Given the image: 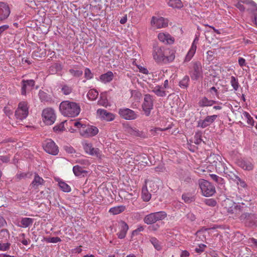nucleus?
<instances>
[{
    "label": "nucleus",
    "mask_w": 257,
    "mask_h": 257,
    "mask_svg": "<svg viewBox=\"0 0 257 257\" xmlns=\"http://www.w3.org/2000/svg\"><path fill=\"white\" fill-rule=\"evenodd\" d=\"M152 55L156 62L165 64L173 62L175 58L174 50L164 47H154Z\"/></svg>",
    "instance_id": "nucleus-1"
},
{
    "label": "nucleus",
    "mask_w": 257,
    "mask_h": 257,
    "mask_svg": "<svg viewBox=\"0 0 257 257\" xmlns=\"http://www.w3.org/2000/svg\"><path fill=\"white\" fill-rule=\"evenodd\" d=\"M70 123L79 131L80 135L84 138H90L96 136L98 129L96 126L85 124L82 120H71Z\"/></svg>",
    "instance_id": "nucleus-2"
},
{
    "label": "nucleus",
    "mask_w": 257,
    "mask_h": 257,
    "mask_svg": "<svg viewBox=\"0 0 257 257\" xmlns=\"http://www.w3.org/2000/svg\"><path fill=\"white\" fill-rule=\"evenodd\" d=\"M59 109L63 115L68 117L76 116L80 111V106L77 103L68 100L62 101L60 104Z\"/></svg>",
    "instance_id": "nucleus-3"
},
{
    "label": "nucleus",
    "mask_w": 257,
    "mask_h": 257,
    "mask_svg": "<svg viewBox=\"0 0 257 257\" xmlns=\"http://www.w3.org/2000/svg\"><path fill=\"white\" fill-rule=\"evenodd\" d=\"M198 185L202 194L205 197L212 196L215 192V187L209 181L200 179L198 180Z\"/></svg>",
    "instance_id": "nucleus-4"
},
{
    "label": "nucleus",
    "mask_w": 257,
    "mask_h": 257,
    "mask_svg": "<svg viewBox=\"0 0 257 257\" xmlns=\"http://www.w3.org/2000/svg\"><path fill=\"white\" fill-rule=\"evenodd\" d=\"M224 205L227 212L230 214H234L233 217H237L240 216L242 212L241 207L237 205L229 199L224 201Z\"/></svg>",
    "instance_id": "nucleus-5"
},
{
    "label": "nucleus",
    "mask_w": 257,
    "mask_h": 257,
    "mask_svg": "<svg viewBox=\"0 0 257 257\" xmlns=\"http://www.w3.org/2000/svg\"><path fill=\"white\" fill-rule=\"evenodd\" d=\"M29 114V106L27 101H21L15 111V116L17 119L23 120L26 118Z\"/></svg>",
    "instance_id": "nucleus-6"
},
{
    "label": "nucleus",
    "mask_w": 257,
    "mask_h": 257,
    "mask_svg": "<svg viewBox=\"0 0 257 257\" xmlns=\"http://www.w3.org/2000/svg\"><path fill=\"white\" fill-rule=\"evenodd\" d=\"M82 145L85 152L91 156L101 159L102 157L101 151L98 149L93 147L92 144L87 140L82 142Z\"/></svg>",
    "instance_id": "nucleus-7"
},
{
    "label": "nucleus",
    "mask_w": 257,
    "mask_h": 257,
    "mask_svg": "<svg viewBox=\"0 0 257 257\" xmlns=\"http://www.w3.org/2000/svg\"><path fill=\"white\" fill-rule=\"evenodd\" d=\"M42 120L47 125H51L55 121L56 115L53 109L51 108H47L42 111Z\"/></svg>",
    "instance_id": "nucleus-8"
},
{
    "label": "nucleus",
    "mask_w": 257,
    "mask_h": 257,
    "mask_svg": "<svg viewBox=\"0 0 257 257\" xmlns=\"http://www.w3.org/2000/svg\"><path fill=\"white\" fill-rule=\"evenodd\" d=\"M168 21L162 17L153 16L151 21V26L156 29H161L168 26Z\"/></svg>",
    "instance_id": "nucleus-9"
},
{
    "label": "nucleus",
    "mask_w": 257,
    "mask_h": 257,
    "mask_svg": "<svg viewBox=\"0 0 257 257\" xmlns=\"http://www.w3.org/2000/svg\"><path fill=\"white\" fill-rule=\"evenodd\" d=\"M43 148L47 153L53 155H56L59 152L58 147L51 139L45 141L43 144Z\"/></svg>",
    "instance_id": "nucleus-10"
},
{
    "label": "nucleus",
    "mask_w": 257,
    "mask_h": 257,
    "mask_svg": "<svg viewBox=\"0 0 257 257\" xmlns=\"http://www.w3.org/2000/svg\"><path fill=\"white\" fill-rule=\"evenodd\" d=\"M153 107V102L152 96L149 94H146L144 97V100L142 104V108L146 115L149 116L151 110Z\"/></svg>",
    "instance_id": "nucleus-11"
},
{
    "label": "nucleus",
    "mask_w": 257,
    "mask_h": 257,
    "mask_svg": "<svg viewBox=\"0 0 257 257\" xmlns=\"http://www.w3.org/2000/svg\"><path fill=\"white\" fill-rule=\"evenodd\" d=\"M118 113L122 118L126 120L135 119L138 117L134 110L127 108H120Z\"/></svg>",
    "instance_id": "nucleus-12"
},
{
    "label": "nucleus",
    "mask_w": 257,
    "mask_h": 257,
    "mask_svg": "<svg viewBox=\"0 0 257 257\" xmlns=\"http://www.w3.org/2000/svg\"><path fill=\"white\" fill-rule=\"evenodd\" d=\"M237 165L244 170L250 171L253 169V164L251 159H240L237 161Z\"/></svg>",
    "instance_id": "nucleus-13"
},
{
    "label": "nucleus",
    "mask_w": 257,
    "mask_h": 257,
    "mask_svg": "<svg viewBox=\"0 0 257 257\" xmlns=\"http://www.w3.org/2000/svg\"><path fill=\"white\" fill-rule=\"evenodd\" d=\"M11 13L9 5L4 2H0V22L7 19Z\"/></svg>",
    "instance_id": "nucleus-14"
},
{
    "label": "nucleus",
    "mask_w": 257,
    "mask_h": 257,
    "mask_svg": "<svg viewBox=\"0 0 257 257\" xmlns=\"http://www.w3.org/2000/svg\"><path fill=\"white\" fill-rule=\"evenodd\" d=\"M117 227L118 228V231L117 233L118 237L120 239L124 238L128 229V225L124 221H120L118 222Z\"/></svg>",
    "instance_id": "nucleus-15"
},
{
    "label": "nucleus",
    "mask_w": 257,
    "mask_h": 257,
    "mask_svg": "<svg viewBox=\"0 0 257 257\" xmlns=\"http://www.w3.org/2000/svg\"><path fill=\"white\" fill-rule=\"evenodd\" d=\"M239 217L241 222L248 226L253 224L254 220L256 218V216L255 214L247 213L242 214Z\"/></svg>",
    "instance_id": "nucleus-16"
},
{
    "label": "nucleus",
    "mask_w": 257,
    "mask_h": 257,
    "mask_svg": "<svg viewBox=\"0 0 257 257\" xmlns=\"http://www.w3.org/2000/svg\"><path fill=\"white\" fill-rule=\"evenodd\" d=\"M97 115L101 119L108 121H112L115 118V115L114 114L103 109H97Z\"/></svg>",
    "instance_id": "nucleus-17"
},
{
    "label": "nucleus",
    "mask_w": 257,
    "mask_h": 257,
    "mask_svg": "<svg viewBox=\"0 0 257 257\" xmlns=\"http://www.w3.org/2000/svg\"><path fill=\"white\" fill-rule=\"evenodd\" d=\"M35 85V81L32 80H23L22 81V91L21 93L23 95H26L27 92L31 90Z\"/></svg>",
    "instance_id": "nucleus-18"
},
{
    "label": "nucleus",
    "mask_w": 257,
    "mask_h": 257,
    "mask_svg": "<svg viewBox=\"0 0 257 257\" xmlns=\"http://www.w3.org/2000/svg\"><path fill=\"white\" fill-rule=\"evenodd\" d=\"M217 115L214 114L206 116L203 120H199L198 122V126L202 128H205L212 124L217 118Z\"/></svg>",
    "instance_id": "nucleus-19"
},
{
    "label": "nucleus",
    "mask_w": 257,
    "mask_h": 257,
    "mask_svg": "<svg viewBox=\"0 0 257 257\" xmlns=\"http://www.w3.org/2000/svg\"><path fill=\"white\" fill-rule=\"evenodd\" d=\"M198 38H196L194 40V41L191 45V48H190L189 51L188 52V53L185 58V59H184L185 62L189 61L192 59V58L193 57V56L194 55V54L196 52V51L197 44L198 43Z\"/></svg>",
    "instance_id": "nucleus-20"
},
{
    "label": "nucleus",
    "mask_w": 257,
    "mask_h": 257,
    "mask_svg": "<svg viewBox=\"0 0 257 257\" xmlns=\"http://www.w3.org/2000/svg\"><path fill=\"white\" fill-rule=\"evenodd\" d=\"M158 38L161 42L165 44H172L174 42V38L167 33H159Z\"/></svg>",
    "instance_id": "nucleus-21"
},
{
    "label": "nucleus",
    "mask_w": 257,
    "mask_h": 257,
    "mask_svg": "<svg viewBox=\"0 0 257 257\" xmlns=\"http://www.w3.org/2000/svg\"><path fill=\"white\" fill-rule=\"evenodd\" d=\"M114 78V75L111 71H107L106 73L101 74L97 80L102 83H107L111 82Z\"/></svg>",
    "instance_id": "nucleus-22"
},
{
    "label": "nucleus",
    "mask_w": 257,
    "mask_h": 257,
    "mask_svg": "<svg viewBox=\"0 0 257 257\" xmlns=\"http://www.w3.org/2000/svg\"><path fill=\"white\" fill-rule=\"evenodd\" d=\"M194 70L191 74L192 80H197L202 75V68L200 64H195L193 67Z\"/></svg>",
    "instance_id": "nucleus-23"
},
{
    "label": "nucleus",
    "mask_w": 257,
    "mask_h": 257,
    "mask_svg": "<svg viewBox=\"0 0 257 257\" xmlns=\"http://www.w3.org/2000/svg\"><path fill=\"white\" fill-rule=\"evenodd\" d=\"M217 103H218V102L216 101L209 99L206 97H203L200 99L198 102V105L200 107L211 106Z\"/></svg>",
    "instance_id": "nucleus-24"
},
{
    "label": "nucleus",
    "mask_w": 257,
    "mask_h": 257,
    "mask_svg": "<svg viewBox=\"0 0 257 257\" xmlns=\"http://www.w3.org/2000/svg\"><path fill=\"white\" fill-rule=\"evenodd\" d=\"M44 183V180L43 179L38 175L36 174L30 186L34 189H37L40 186L43 185Z\"/></svg>",
    "instance_id": "nucleus-25"
},
{
    "label": "nucleus",
    "mask_w": 257,
    "mask_h": 257,
    "mask_svg": "<svg viewBox=\"0 0 257 257\" xmlns=\"http://www.w3.org/2000/svg\"><path fill=\"white\" fill-rule=\"evenodd\" d=\"M73 172L76 176L79 177H84L88 173L86 170L78 165H76L73 167Z\"/></svg>",
    "instance_id": "nucleus-26"
},
{
    "label": "nucleus",
    "mask_w": 257,
    "mask_h": 257,
    "mask_svg": "<svg viewBox=\"0 0 257 257\" xmlns=\"http://www.w3.org/2000/svg\"><path fill=\"white\" fill-rule=\"evenodd\" d=\"M125 210V206L120 205L110 208L109 212L113 215H117L123 212Z\"/></svg>",
    "instance_id": "nucleus-27"
},
{
    "label": "nucleus",
    "mask_w": 257,
    "mask_h": 257,
    "mask_svg": "<svg viewBox=\"0 0 257 257\" xmlns=\"http://www.w3.org/2000/svg\"><path fill=\"white\" fill-rule=\"evenodd\" d=\"M142 198L146 202L149 201L151 198V194L149 192L146 185L142 188Z\"/></svg>",
    "instance_id": "nucleus-28"
},
{
    "label": "nucleus",
    "mask_w": 257,
    "mask_h": 257,
    "mask_svg": "<svg viewBox=\"0 0 257 257\" xmlns=\"http://www.w3.org/2000/svg\"><path fill=\"white\" fill-rule=\"evenodd\" d=\"M153 92H154L157 95L161 97L166 96V93L164 87L162 86L157 85L153 89Z\"/></svg>",
    "instance_id": "nucleus-29"
},
{
    "label": "nucleus",
    "mask_w": 257,
    "mask_h": 257,
    "mask_svg": "<svg viewBox=\"0 0 257 257\" xmlns=\"http://www.w3.org/2000/svg\"><path fill=\"white\" fill-rule=\"evenodd\" d=\"M98 104L105 107L109 105L105 93L100 94V99L98 101Z\"/></svg>",
    "instance_id": "nucleus-30"
},
{
    "label": "nucleus",
    "mask_w": 257,
    "mask_h": 257,
    "mask_svg": "<svg viewBox=\"0 0 257 257\" xmlns=\"http://www.w3.org/2000/svg\"><path fill=\"white\" fill-rule=\"evenodd\" d=\"M69 72L73 76L75 77H79L83 74L82 70L79 69L77 66H73L69 69Z\"/></svg>",
    "instance_id": "nucleus-31"
},
{
    "label": "nucleus",
    "mask_w": 257,
    "mask_h": 257,
    "mask_svg": "<svg viewBox=\"0 0 257 257\" xmlns=\"http://www.w3.org/2000/svg\"><path fill=\"white\" fill-rule=\"evenodd\" d=\"M33 223V219L31 218H22L21 220V224L20 225L21 227L26 228L30 225H32Z\"/></svg>",
    "instance_id": "nucleus-32"
},
{
    "label": "nucleus",
    "mask_w": 257,
    "mask_h": 257,
    "mask_svg": "<svg viewBox=\"0 0 257 257\" xmlns=\"http://www.w3.org/2000/svg\"><path fill=\"white\" fill-rule=\"evenodd\" d=\"M144 221L147 224H151L156 222L157 221L154 213H151L145 217Z\"/></svg>",
    "instance_id": "nucleus-33"
},
{
    "label": "nucleus",
    "mask_w": 257,
    "mask_h": 257,
    "mask_svg": "<svg viewBox=\"0 0 257 257\" xmlns=\"http://www.w3.org/2000/svg\"><path fill=\"white\" fill-rule=\"evenodd\" d=\"M168 5L173 8L180 9L183 5L181 0H169Z\"/></svg>",
    "instance_id": "nucleus-34"
},
{
    "label": "nucleus",
    "mask_w": 257,
    "mask_h": 257,
    "mask_svg": "<svg viewBox=\"0 0 257 257\" xmlns=\"http://www.w3.org/2000/svg\"><path fill=\"white\" fill-rule=\"evenodd\" d=\"M98 95V92L94 89H91L87 93V96L89 100H95Z\"/></svg>",
    "instance_id": "nucleus-35"
},
{
    "label": "nucleus",
    "mask_w": 257,
    "mask_h": 257,
    "mask_svg": "<svg viewBox=\"0 0 257 257\" xmlns=\"http://www.w3.org/2000/svg\"><path fill=\"white\" fill-rule=\"evenodd\" d=\"M59 186L61 189L65 192H69L71 191V187L66 182L62 180H60L58 182Z\"/></svg>",
    "instance_id": "nucleus-36"
},
{
    "label": "nucleus",
    "mask_w": 257,
    "mask_h": 257,
    "mask_svg": "<svg viewBox=\"0 0 257 257\" xmlns=\"http://www.w3.org/2000/svg\"><path fill=\"white\" fill-rule=\"evenodd\" d=\"M61 91L64 95H69L72 91V88L71 86L67 84H62L60 87Z\"/></svg>",
    "instance_id": "nucleus-37"
},
{
    "label": "nucleus",
    "mask_w": 257,
    "mask_h": 257,
    "mask_svg": "<svg viewBox=\"0 0 257 257\" xmlns=\"http://www.w3.org/2000/svg\"><path fill=\"white\" fill-rule=\"evenodd\" d=\"M153 213L157 221L162 220L167 217V213L165 211H159Z\"/></svg>",
    "instance_id": "nucleus-38"
},
{
    "label": "nucleus",
    "mask_w": 257,
    "mask_h": 257,
    "mask_svg": "<svg viewBox=\"0 0 257 257\" xmlns=\"http://www.w3.org/2000/svg\"><path fill=\"white\" fill-rule=\"evenodd\" d=\"M150 241L157 250H160L162 249L161 243L156 238L152 237Z\"/></svg>",
    "instance_id": "nucleus-39"
},
{
    "label": "nucleus",
    "mask_w": 257,
    "mask_h": 257,
    "mask_svg": "<svg viewBox=\"0 0 257 257\" xmlns=\"http://www.w3.org/2000/svg\"><path fill=\"white\" fill-rule=\"evenodd\" d=\"M242 117L246 119L247 123L248 124L253 125L254 124V120L249 113L246 111H243L242 113Z\"/></svg>",
    "instance_id": "nucleus-40"
},
{
    "label": "nucleus",
    "mask_w": 257,
    "mask_h": 257,
    "mask_svg": "<svg viewBox=\"0 0 257 257\" xmlns=\"http://www.w3.org/2000/svg\"><path fill=\"white\" fill-rule=\"evenodd\" d=\"M189 82V77L188 76H185L180 81L179 86L183 88L188 87Z\"/></svg>",
    "instance_id": "nucleus-41"
},
{
    "label": "nucleus",
    "mask_w": 257,
    "mask_h": 257,
    "mask_svg": "<svg viewBox=\"0 0 257 257\" xmlns=\"http://www.w3.org/2000/svg\"><path fill=\"white\" fill-rule=\"evenodd\" d=\"M66 122L65 121L61 122L60 124L55 125L53 129L56 133H60L65 130V124Z\"/></svg>",
    "instance_id": "nucleus-42"
},
{
    "label": "nucleus",
    "mask_w": 257,
    "mask_h": 257,
    "mask_svg": "<svg viewBox=\"0 0 257 257\" xmlns=\"http://www.w3.org/2000/svg\"><path fill=\"white\" fill-rule=\"evenodd\" d=\"M230 83L232 87L235 90H237L239 87V83L238 79L234 76L231 77Z\"/></svg>",
    "instance_id": "nucleus-43"
},
{
    "label": "nucleus",
    "mask_w": 257,
    "mask_h": 257,
    "mask_svg": "<svg viewBox=\"0 0 257 257\" xmlns=\"http://www.w3.org/2000/svg\"><path fill=\"white\" fill-rule=\"evenodd\" d=\"M141 93L137 90L131 91V97L134 98L136 101L139 100L141 97Z\"/></svg>",
    "instance_id": "nucleus-44"
},
{
    "label": "nucleus",
    "mask_w": 257,
    "mask_h": 257,
    "mask_svg": "<svg viewBox=\"0 0 257 257\" xmlns=\"http://www.w3.org/2000/svg\"><path fill=\"white\" fill-rule=\"evenodd\" d=\"M84 77L86 80H90L93 77V73L88 68H86L84 70Z\"/></svg>",
    "instance_id": "nucleus-45"
},
{
    "label": "nucleus",
    "mask_w": 257,
    "mask_h": 257,
    "mask_svg": "<svg viewBox=\"0 0 257 257\" xmlns=\"http://www.w3.org/2000/svg\"><path fill=\"white\" fill-rule=\"evenodd\" d=\"M10 233L9 231L6 229H2L0 231V239H7L9 238Z\"/></svg>",
    "instance_id": "nucleus-46"
},
{
    "label": "nucleus",
    "mask_w": 257,
    "mask_h": 257,
    "mask_svg": "<svg viewBox=\"0 0 257 257\" xmlns=\"http://www.w3.org/2000/svg\"><path fill=\"white\" fill-rule=\"evenodd\" d=\"M210 176L213 180H214L217 183L220 184L223 183L224 180L221 177H220L215 174H210Z\"/></svg>",
    "instance_id": "nucleus-47"
},
{
    "label": "nucleus",
    "mask_w": 257,
    "mask_h": 257,
    "mask_svg": "<svg viewBox=\"0 0 257 257\" xmlns=\"http://www.w3.org/2000/svg\"><path fill=\"white\" fill-rule=\"evenodd\" d=\"M234 181L236 183L241 187L245 188L246 187V184L245 182L243 180H241L239 177L235 176Z\"/></svg>",
    "instance_id": "nucleus-48"
},
{
    "label": "nucleus",
    "mask_w": 257,
    "mask_h": 257,
    "mask_svg": "<svg viewBox=\"0 0 257 257\" xmlns=\"http://www.w3.org/2000/svg\"><path fill=\"white\" fill-rule=\"evenodd\" d=\"M11 244L9 242L2 243L0 242V250L5 251L9 250L10 248Z\"/></svg>",
    "instance_id": "nucleus-49"
},
{
    "label": "nucleus",
    "mask_w": 257,
    "mask_h": 257,
    "mask_svg": "<svg viewBox=\"0 0 257 257\" xmlns=\"http://www.w3.org/2000/svg\"><path fill=\"white\" fill-rule=\"evenodd\" d=\"M46 241L48 242L57 243L60 242L61 241V239H60V238L58 237H52L47 238Z\"/></svg>",
    "instance_id": "nucleus-50"
},
{
    "label": "nucleus",
    "mask_w": 257,
    "mask_h": 257,
    "mask_svg": "<svg viewBox=\"0 0 257 257\" xmlns=\"http://www.w3.org/2000/svg\"><path fill=\"white\" fill-rule=\"evenodd\" d=\"M182 198L186 203H190L193 201V198L188 194H183Z\"/></svg>",
    "instance_id": "nucleus-51"
},
{
    "label": "nucleus",
    "mask_w": 257,
    "mask_h": 257,
    "mask_svg": "<svg viewBox=\"0 0 257 257\" xmlns=\"http://www.w3.org/2000/svg\"><path fill=\"white\" fill-rule=\"evenodd\" d=\"M167 129H168L167 128H161L160 127H153L150 130V131H151L152 134L153 135L155 136L158 133V132L165 131L167 130Z\"/></svg>",
    "instance_id": "nucleus-52"
},
{
    "label": "nucleus",
    "mask_w": 257,
    "mask_h": 257,
    "mask_svg": "<svg viewBox=\"0 0 257 257\" xmlns=\"http://www.w3.org/2000/svg\"><path fill=\"white\" fill-rule=\"evenodd\" d=\"M130 133L133 135L138 137H141L143 134V133L142 132H140L139 130L137 129L133 128L131 130Z\"/></svg>",
    "instance_id": "nucleus-53"
},
{
    "label": "nucleus",
    "mask_w": 257,
    "mask_h": 257,
    "mask_svg": "<svg viewBox=\"0 0 257 257\" xmlns=\"http://www.w3.org/2000/svg\"><path fill=\"white\" fill-rule=\"evenodd\" d=\"M206 246V245L204 244H201L199 245L198 247H196L195 248V250L197 253H200L203 252L204 248Z\"/></svg>",
    "instance_id": "nucleus-54"
},
{
    "label": "nucleus",
    "mask_w": 257,
    "mask_h": 257,
    "mask_svg": "<svg viewBox=\"0 0 257 257\" xmlns=\"http://www.w3.org/2000/svg\"><path fill=\"white\" fill-rule=\"evenodd\" d=\"M144 229V228L143 226H139L136 229L134 230L132 232V234L133 235H136L138 234L139 232L142 231Z\"/></svg>",
    "instance_id": "nucleus-55"
},
{
    "label": "nucleus",
    "mask_w": 257,
    "mask_h": 257,
    "mask_svg": "<svg viewBox=\"0 0 257 257\" xmlns=\"http://www.w3.org/2000/svg\"><path fill=\"white\" fill-rule=\"evenodd\" d=\"M64 149L66 152L69 154H73L75 152L74 149L71 146H65Z\"/></svg>",
    "instance_id": "nucleus-56"
},
{
    "label": "nucleus",
    "mask_w": 257,
    "mask_h": 257,
    "mask_svg": "<svg viewBox=\"0 0 257 257\" xmlns=\"http://www.w3.org/2000/svg\"><path fill=\"white\" fill-rule=\"evenodd\" d=\"M238 63H239V65L241 67H243V66H246L245 60L243 58H241V57L239 58Z\"/></svg>",
    "instance_id": "nucleus-57"
},
{
    "label": "nucleus",
    "mask_w": 257,
    "mask_h": 257,
    "mask_svg": "<svg viewBox=\"0 0 257 257\" xmlns=\"http://www.w3.org/2000/svg\"><path fill=\"white\" fill-rule=\"evenodd\" d=\"M187 217L191 221H194L195 219V216L192 213H188L187 214Z\"/></svg>",
    "instance_id": "nucleus-58"
},
{
    "label": "nucleus",
    "mask_w": 257,
    "mask_h": 257,
    "mask_svg": "<svg viewBox=\"0 0 257 257\" xmlns=\"http://www.w3.org/2000/svg\"><path fill=\"white\" fill-rule=\"evenodd\" d=\"M27 176V174L26 173H19V174H17V175H16V178L19 179V180H20L22 178H24L26 177Z\"/></svg>",
    "instance_id": "nucleus-59"
},
{
    "label": "nucleus",
    "mask_w": 257,
    "mask_h": 257,
    "mask_svg": "<svg viewBox=\"0 0 257 257\" xmlns=\"http://www.w3.org/2000/svg\"><path fill=\"white\" fill-rule=\"evenodd\" d=\"M190 255L189 252L187 250H183L180 254V257H189Z\"/></svg>",
    "instance_id": "nucleus-60"
},
{
    "label": "nucleus",
    "mask_w": 257,
    "mask_h": 257,
    "mask_svg": "<svg viewBox=\"0 0 257 257\" xmlns=\"http://www.w3.org/2000/svg\"><path fill=\"white\" fill-rule=\"evenodd\" d=\"M39 95L40 99L42 101H44L45 100L44 97H45V96L46 95V93L44 91H40L39 92Z\"/></svg>",
    "instance_id": "nucleus-61"
},
{
    "label": "nucleus",
    "mask_w": 257,
    "mask_h": 257,
    "mask_svg": "<svg viewBox=\"0 0 257 257\" xmlns=\"http://www.w3.org/2000/svg\"><path fill=\"white\" fill-rule=\"evenodd\" d=\"M249 242L252 243L254 246L257 247V239L253 238H249Z\"/></svg>",
    "instance_id": "nucleus-62"
},
{
    "label": "nucleus",
    "mask_w": 257,
    "mask_h": 257,
    "mask_svg": "<svg viewBox=\"0 0 257 257\" xmlns=\"http://www.w3.org/2000/svg\"><path fill=\"white\" fill-rule=\"evenodd\" d=\"M9 28L8 25H3L0 27V35Z\"/></svg>",
    "instance_id": "nucleus-63"
},
{
    "label": "nucleus",
    "mask_w": 257,
    "mask_h": 257,
    "mask_svg": "<svg viewBox=\"0 0 257 257\" xmlns=\"http://www.w3.org/2000/svg\"><path fill=\"white\" fill-rule=\"evenodd\" d=\"M139 69L140 72L141 73H143L145 74H147L148 73V70L146 68H144L143 67H139Z\"/></svg>",
    "instance_id": "nucleus-64"
}]
</instances>
